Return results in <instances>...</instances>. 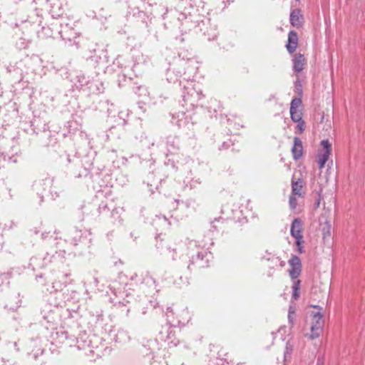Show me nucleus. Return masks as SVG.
<instances>
[{
	"label": "nucleus",
	"instance_id": "obj_1",
	"mask_svg": "<svg viewBox=\"0 0 365 365\" xmlns=\"http://www.w3.org/2000/svg\"><path fill=\"white\" fill-rule=\"evenodd\" d=\"M187 255H190L189 257V264L187 266V269L188 270H191V265L197 263L200 267H203V264L202 261L204 259L205 254H206L204 251H200L198 249V246L197 245V242L194 240L189 241L187 244Z\"/></svg>",
	"mask_w": 365,
	"mask_h": 365
},
{
	"label": "nucleus",
	"instance_id": "obj_2",
	"mask_svg": "<svg viewBox=\"0 0 365 365\" xmlns=\"http://www.w3.org/2000/svg\"><path fill=\"white\" fill-rule=\"evenodd\" d=\"M183 95L184 102L190 106H195L197 103L202 98V94L200 91H197L192 87V82L188 86H185Z\"/></svg>",
	"mask_w": 365,
	"mask_h": 365
},
{
	"label": "nucleus",
	"instance_id": "obj_3",
	"mask_svg": "<svg viewBox=\"0 0 365 365\" xmlns=\"http://www.w3.org/2000/svg\"><path fill=\"white\" fill-rule=\"evenodd\" d=\"M158 337L161 341L167 342L170 347L171 345L176 346L180 342V341L176 339L175 332L172 328L168 326L162 327V329L159 332Z\"/></svg>",
	"mask_w": 365,
	"mask_h": 365
},
{
	"label": "nucleus",
	"instance_id": "obj_4",
	"mask_svg": "<svg viewBox=\"0 0 365 365\" xmlns=\"http://www.w3.org/2000/svg\"><path fill=\"white\" fill-rule=\"evenodd\" d=\"M323 327L324 320L322 319V315L319 312L313 313L310 338L314 339L318 337L320 335Z\"/></svg>",
	"mask_w": 365,
	"mask_h": 365
},
{
	"label": "nucleus",
	"instance_id": "obj_5",
	"mask_svg": "<svg viewBox=\"0 0 365 365\" xmlns=\"http://www.w3.org/2000/svg\"><path fill=\"white\" fill-rule=\"evenodd\" d=\"M291 235L296 239V245H299L304 242L302 232V222L300 219L295 218L291 225Z\"/></svg>",
	"mask_w": 365,
	"mask_h": 365
},
{
	"label": "nucleus",
	"instance_id": "obj_6",
	"mask_svg": "<svg viewBox=\"0 0 365 365\" xmlns=\"http://www.w3.org/2000/svg\"><path fill=\"white\" fill-rule=\"evenodd\" d=\"M323 151L319 154V167L320 169L324 168L325 163L328 160L331 152V145L328 140H323L321 142Z\"/></svg>",
	"mask_w": 365,
	"mask_h": 365
},
{
	"label": "nucleus",
	"instance_id": "obj_7",
	"mask_svg": "<svg viewBox=\"0 0 365 365\" xmlns=\"http://www.w3.org/2000/svg\"><path fill=\"white\" fill-rule=\"evenodd\" d=\"M289 264L291 267L289 271V275L292 279H295L299 276L302 271L301 260L297 256L292 255L289 260Z\"/></svg>",
	"mask_w": 365,
	"mask_h": 365
},
{
	"label": "nucleus",
	"instance_id": "obj_8",
	"mask_svg": "<svg viewBox=\"0 0 365 365\" xmlns=\"http://www.w3.org/2000/svg\"><path fill=\"white\" fill-rule=\"evenodd\" d=\"M91 235V233L82 230H76L73 233L72 242L74 245H78L80 243L84 244L89 246L91 243V239H88V236Z\"/></svg>",
	"mask_w": 365,
	"mask_h": 365
},
{
	"label": "nucleus",
	"instance_id": "obj_9",
	"mask_svg": "<svg viewBox=\"0 0 365 365\" xmlns=\"http://www.w3.org/2000/svg\"><path fill=\"white\" fill-rule=\"evenodd\" d=\"M303 185L304 182L302 178H296L295 174H294L292 179V194L302 197L303 195Z\"/></svg>",
	"mask_w": 365,
	"mask_h": 365
},
{
	"label": "nucleus",
	"instance_id": "obj_10",
	"mask_svg": "<svg viewBox=\"0 0 365 365\" xmlns=\"http://www.w3.org/2000/svg\"><path fill=\"white\" fill-rule=\"evenodd\" d=\"M292 153L293 158L294 160H299L303 154V146L302 142L298 137L294 138V145L292 148Z\"/></svg>",
	"mask_w": 365,
	"mask_h": 365
},
{
	"label": "nucleus",
	"instance_id": "obj_11",
	"mask_svg": "<svg viewBox=\"0 0 365 365\" xmlns=\"http://www.w3.org/2000/svg\"><path fill=\"white\" fill-rule=\"evenodd\" d=\"M298 44L297 34L294 31H289L288 34V43L286 45L287 49L289 53H292L297 48Z\"/></svg>",
	"mask_w": 365,
	"mask_h": 365
},
{
	"label": "nucleus",
	"instance_id": "obj_12",
	"mask_svg": "<svg viewBox=\"0 0 365 365\" xmlns=\"http://www.w3.org/2000/svg\"><path fill=\"white\" fill-rule=\"evenodd\" d=\"M293 70L296 73L301 72L305 65V58L301 53H297L293 58Z\"/></svg>",
	"mask_w": 365,
	"mask_h": 365
},
{
	"label": "nucleus",
	"instance_id": "obj_13",
	"mask_svg": "<svg viewBox=\"0 0 365 365\" xmlns=\"http://www.w3.org/2000/svg\"><path fill=\"white\" fill-rule=\"evenodd\" d=\"M290 24L292 26L299 28L302 25L303 17L298 9L293 10L290 14Z\"/></svg>",
	"mask_w": 365,
	"mask_h": 365
},
{
	"label": "nucleus",
	"instance_id": "obj_14",
	"mask_svg": "<svg viewBox=\"0 0 365 365\" xmlns=\"http://www.w3.org/2000/svg\"><path fill=\"white\" fill-rule=\"evenodd\" d=\"M301 281L299 279L294 280L292 284V298L297 300L299 297V289Z\"/></svg>",
	"mask_w": 365,
	"mask_h": 365
},
{
	"label": "nucleus",
	"instance_id": "obj_15",
	"mask_svg": "<svg viewBox=\"0 0 365 365\" xmlns=\"http://www.w3.org/2000/svg\"><path fill=\"white\" fill-rule=\"evenodd\" d=\"M130 340V336L124 330H120L116 334V341L119 342H126Z\"/></svg>",
	"mask_w": 365,
	"mask_h": 365
},
{
	"label": "nucleus",
	"instance_id": "obj_16",
	"mask_svg": "<svg viewBox=\"0 0 365 365\" xmlns=\"http://www.w3.org/2000/svg\"><path fill=\"white\" fill-rule=\"evenodd\" d=\"M143 284H146L148 287L156 289L155 280L150 276L147 275L143 281Z\"/></svg>",
	"mask_w": 365,
	"mask_h": 365
},
{
	"label": "nucleus",
	"instance_id": "obj_17",
	"mask_svg": "<svg viewBox=\"0 0 365 365\" xmlns=\"http://www.w3.org/2000/svg\"><path fill=\"white\" fill-rule=\"evenodd\" d=\"M295 195L291 194L289 198V205L291 210H294L297 205V201Z\"/></svg>",
	"mask_w": 365,
	"mask_h": 365
},
{
	"label": "nucleus",
	"instance_id": "obj_18",
	"mask_svg": "<svg viewBox=\"0 0 365 365\" xmlns=\"http://www.w3.org/2000/svg\"><path fill=\"white\" fill-rule=\"evenodd\" d=\"M290 115L291 119L295 123H298L303 120L302 118V113L300 111L297 113L292 112V113H290Z\"/></svg>",
	"mask_w": 365,
	"mask_h": 365
},
{
	"label": "nucleus",
	"instance_id": "obj_19",
	"mask_svg": "<svg viewBox=\"0 0 365 365\" xmlns=\"http://www.w3.org/2000/svg\"><path fill=\"white\" fill-rule=\"evenodd\" d=\"M301 105H302V100L299 98H294V99H292V101H291V103H290V106H292L293 109L294 108H299Z\"/></svg>",
	"mask_w": 365,
	"mask_h": 365
},
{
	"label": "nucleus",
	"instance_id": "obj_20",
	"mask_svg": "<svg viewBox=\"0 0 365 365\" xmlns=\"http://www.w3.org/2000/svg\"><path fill=\"white\" fill-rule=\"evenodd\" d=\"M297 123L298 124H297V129L298 130V131H296L295 133H298L299 134H301L304 130L305 123H304V120H302L300 122H298Z\"/></svg>",
	"mask_w": 365,
	"mask_h": 365
},
{
	"label": "nucleus",
	"instance_id": "obj_21",
	"mask_svg": "<svg viewBox=\"0 0 365 365\" xmlns=\"http://www.w3.org/2000/svg\"><path fill=\"white\" fill-rule=\"evenodd\" d=\"M330 228H331V225L327 222L326 223V227H324L322 230H323V235H325L326 234L330 235Z\"/></svg>",
	"mask_w": 365,
	"mask_h": 365
},
{
	"label": "nucleus",
	"instance_id": "obj_22",
	"mask_svg": "<svg viewBox=\"0 0 365 365\" xmlns=\"http://www.w3.org/2000/svg\"><path fill=\"white\" fill-rule=\"evenodd\" d=\"M190 1L191 6H200V4H202L203 2L202 0H189Z\"/></svg>",
	"mask_w": 365,
	"mask_h": 365
},
{
	"label": "nucleus",
	"instance_id": "obj_23",
	"mask_svg": "<svg viewBox=\"0 0 365 365\" xmlns=\"http://www.w3.org/2000/svg\"><path fill=\"white\" fill-rule=\"evenodd\" d=\"M65 251H61L59 252H56L55 255H52V258H53L54 259H56L57 257H61V258H64V255H65Z\"/></svg>",
	"mask_w": 365,
	"mask_h": 365
},
{
	"label": "nucleus",
	"instance_id": "obj_24",
	"mask_svg": "<svg viewBox=\"0 0 365 365\" xmlns=\"http://www.w3.org/2000/svg\"><path fill=\"white\" fill-rule=\"evenodd\" d=\"M272 260L274 264H277L278 262H279L280 267H284L285 264L284 262L280 261L279 257H273Z\"/></svg>",
	"mask_w": 365,
	"mask_h": 365
},
{
	"label": "nucleus",
	"instance_id": "obj_25",
	"mask_svg": "<svg viewBox=\"0 0 365 365\" xmlns=\"http://www.w3.org/2000/svg\"><path fill=\"white\" fill-rule=\"evenodd\" d=\"M173 309L170 307H168L166 311V315L167 317L169 318L170 317V314H173Z\"/></svg>",
	"mask_w": 365,
	"mask_h": 365
},
{
	"label": "nucleus",
	"instance_id": "obj_26",
	"mask_svg": "<svg viewBox=\"0 0 365 365\" xmlns=\"http://www.w3.org/2000/svg\"><path fill=\"white\" fill-rule=\"evenodd\" d=\"M157 344V341L156 340H150L148 341V346H155Z\"/></svg>",
	"mask_w": 365,
	"mask_h": 365
},
{
	"label": "nucleus",
	"instance_id": "obj_27",
	"mask_svg": "<svg viewBox=\"0 0 365 365\" xmlns=\"http://www.w3.org/2000/svg\"><path fill=\"white\" fill-rule=\"evenodd\" d=\"M297 247H298V251L300 252V253H302L304 252V250H303V247L302 246V244H299V245H297Z\"/></svg>",
	"mask_w": 365,
	"mask_h": 365
},
{
	"label": "nucleus",
	"instance_id": "obj_28",
	"mask_svg": "<svg viewBox=\"0 0 365 365\" xmlns=\"http://www.w3.org/2000/svg\"><path fill=\"white\" fill-rule=\"evenodd\" d=\"M290 113H292V112H294V113H297L299 112V110H298V108H294V109L292 108V106H290Z\"/></svg>",
	"mask_w": 365,
	"mask_h": 365
},
{
	"label": "nucleus",
	"instance_id": "obj_29",
	"mask_svg": "<svg viewBox=\"0 0 365 365\" xmlns=\"http://www.w3.org/2000/svg\"><path fill=\"white\" fill-rule=\"evenodd\" d=\"M317 365H324V362L321 359H317Z\"/></svg>",
	"mask_w": 365,
	"mask_h": 365
},
{
	"label": "nucleus",
	"instance_id": "obj_30",
	"mask_svg": "<svg viewBox=\"0 0 365 365\" xmlns=\"http://www.w3.org/2000/svg\"><path fill=\"white\" fill-rule=\"evenodd\" d=\"M215 222H219V220H215V221H213V222H212V227L213 228H215V229H216V226H215Z\"/></svg>",
	"mask_w": 365,
	"mask_h": 365
},
{
	"label": "nucleus",
	"instance_id": "obj_31",
	"mask_svg": "<svg viewBox=\"0 0 365 365\" xmlns=\"http://www.w3.org/2000/svg\"><path fill=\"white\" fill-rule=\"evenodd\" d=\"M137 277V274H134L133 276H131L130 279L132 280H134Z\"/></svg>",
	"mask_w": 365,
	"mask_h": 365
},
{
	"label": "nucleus",
	"instance_id": "obj_32",
	"mask_svg": "<svg viewBox=\"0 0 365 365\" xmlns=\"http://www.w3.org/2000/svg\"><path fill=\"white\" fill-rule=\"evenodd\" d=\"M95 282H96V283H98V279H97V278H95Z\"/></svg>",
	"mask_w": 365,
	"mask_h": 365
},
{
	"label": "nucleus",
	"instance_id": "obj_33",
	"mask_svg": "<svg viewBox=\"0 0 365 365\" xmlns=\"http://www.w3.org/2000/svg\"><path fill=\"white\" fill-rule=\"evenodd\" d=\"M289 320H292V318H291V315H290V314H289Z\"/></svg>",
	"mask_w": 365,
	"mask_h": 365
},
{
	"label": "nucleus",
	"instance_id": "obj_34",
	"mask_svg": "<svg viewBox=\"0 0 365 365\" xmlns=\"http://www.w3.org/2000/svg\"><path fill=\"white\" fill-rule=\"evenodd\" d=\"M288 352H289V350H288V347L287 346V351H286L285 354H286L287 353H288Z\"/></svg>",
	"mask_w": 365,
	"mask_h": 365
}]
</instances>
